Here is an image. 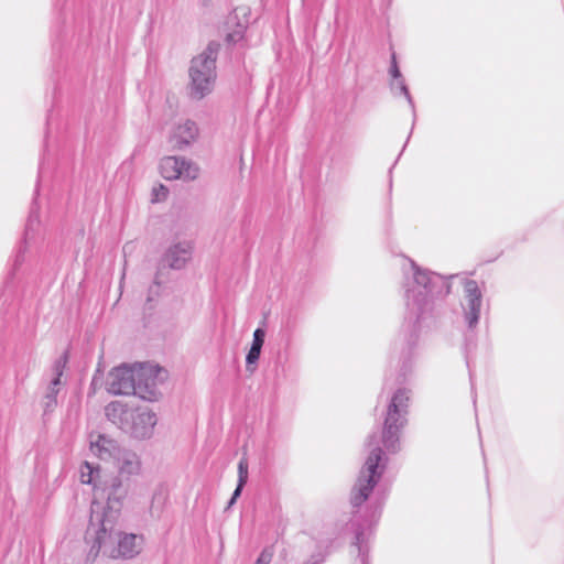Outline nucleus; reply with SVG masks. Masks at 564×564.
<instances>
[{
	"label": "nucleus",
	"mask_w": 564,
	"mask_h": 564,
	"mask_svg": "<svg viewBox=\"0 0 564 564\" xmlns=\"http://www.w3.org/2000/svg\"><path fill=\"white\" fill-rule=\"evenodd\" d=\"M484 294L478 282L471 279H463V297L460 301L463 321L467 332L475 334L481 315Z\"/></svg>",
	"instance_id": "nucleus-6"
},
{
	"label": "nucleus",
	"mask_w": 564,
	"mask_h": 564,
	"mask_svg": "<svg viewBox=\"0 0 564 564\" xmlns=\"http://www.w3.org/2000/svg\"><path fill=\"white\" fill-rule=\"evenodd\" d=\"M390 86H391V90L394 94L403 95L406 98L409 106L411 107L412 112H413V119L415 120V105H414L413 98L409 91L408 85L405 84L403 76L401 78L393 79Z\"/></svg>",
	"instance_id": "nucleus-18"
},
{
	"label": "nucleus",
	"mask_w": 564,
	"mask_h": 564,
	"mask_svg": "<svg viewBox=\"0 0 564 564\" xmlns=\"http://www.w3.org/2000/svg\"><path fill=\"white\" fill-rule=\"evenodd\" d=\"M273 553L269 547H265L261 551L258 558L253 564H270L272 561Z\"/></svg>",
	"instance_id": "nucleus-22"
},
{
	"label": "nucleus",
	"mask_w": 564,
	"mask_h": 564,
	"mask_svg": "<svg viewBox=\"0 0 564 564\" xmlns=\"http://www.w3.org/2000/svg\"><path fill=\"white\" fill-rule=\"evenodd\" d=\"M39 170H40L39 173L41 174L42 173V163L40 164Z\"/></svg>",
	"instance_id": "nucleus-26"
},
{
	"label": "nucleus",
	"mask_w": 564,
	"mask_h": 564,
	"mask_svg": "<svg viewBox=\"0 0 564 564\" xmlns=\"http://www.w3.org/2000/svg\"><path fill=\"white\" fill-rule=\"evenodd\" d=\"M389 74L392 77V79H398V78L402 77V74L398 66L395 53H392V55H391V64H390Z\"/></svg>",
	"instance_id": "nucleus-23"
},
{
	"label": "nucleus",
	"mask_w": 564,
	"mask_h": 564,
	"mask_svg": "<svg viewBox=\"0 0 564 564\" xmlns=\"http://www.w3.org/2000/svg\"><path fill=\"white\" fill-rule=\"evenodd\" d=\"M164 288L158 280V275H155V279L153 283L150 285L148 290V296L145 306L148 310H152L155 306L156 300L162 295Z\"/></svg>",
	"instance_id": "nucleus-19"
},
{
	"label": "nucleus",
	"mask_w": 564,
	"mask_h": 564,
	"mask_svg": "<svg viewBox=\"0 0 564 564\" xmlns=\"http://www.w3.org/2000/svg\"><path fill=\"white\" fill-rule=\"evenodd\" d=\"M90 449L101 460L112 462L120 475L134 476L141 471V460L137 453L121 447L117 441L104 434L90 442Z\"/></svg>",
	"instance_id": "nucleus-3"
},
{
	"label": "nucleus",
	"mask_w": 564,
	"mask_h": 564,
	"mask_svg": "<svg viewBox=\"0 0 564 564\" xmlns=\"http://www.w3.org/2000/svg\"><path fill=\"white\" fill-rule=\"evenodd\" d=\"M66 364L67 355L65 354L57 358L52 366L53 378L51 379L50 384L47 387V391L43 398V408L45 415L53 412L57 405V394L59 392L61 378L64 373Z\"/></svg>",
	"instance_id": "nucleus-11"
},
{
	"label": "nucleus",
	"mask_w": 564,
	"mask_h": 564,
	"mask_svg": "<svg viewBox=\"0 0 564 564\" xmlns=\"http://www.w3.org/2000/svg\"><path fill=\"white\" fill-rule=\"evenodd\" d=\"M169 189L164 185H160L159 187H153L152 191V202H160L167 197Z\"/></svg>",
	"instance_id": "nucleus-21"
},
{
	"label": "nucleus",
	"mask_w": 564,
	"mask_h": 564,
	"mask_svg": "<svg viewBox=\"0 0 564 564\" xmlns=\"http://www.w3.org/2000/svg\"><path fill=\"white\" fill-rule=\"evenodd\" d=\"M248 481V462L246 458H241L238 463V484L232 492L230 500L228 501L227 508H230L236 500L240 497L245 485Z\"/></svg>",
	"instance_id": "nucleus-17"
},
{
	"label": "nucleus",
	"mask_w": 564,
	"mask_h": 564,
	"mask_svg": "<svg viewBox=\"0 0 564 564\" xmlns=\"http://www.w3.org/2000/svg\"><path fill=\"white\" fill-rule=\"evenodd\" d=\"M102 480L99 467H95L93 464L84 462L80 467V481L83 484L91 485L95 490V495H98Z\"/></svg>",
	"instance_id": "nucleus-15"
},
{
	"label": "nucleus",
	"mask_w": 564,
	"mask_h": 564,
	"mask_svg": "<svg viewBox=\"0 0 564 564\" xmlns=\"http://www.w3.org/2000/svg\"><path fill=\"white\" fill-rule=\"evenodd\" d=\"M130 411V408L120 402H110L105 409L107 419L122 432L124 431Z\"/></svg>",
	"instance_id": "nucleus-14"
},
{
	"label": "nucleus",
	"mask_w": 564,
	"mask_h": 564,
	"mask_svg": "<svg viewBox=\"0 0 564 564\" xmlns=\"http://www.w3.org/2000/svg\"><path fill=\"white\" fill-rule=\"evenodd\" d=\"M43 239V230L39 216V208L36 198L33 199L30 214L26 220L23 241L18 248L14 258L12 260L11 270L4 282L6 289L13 288L14 276L17 271L20 269L25 260V252L36 246Z\"/></svg>",
	"instance_id": "nucleus-5"
},
{
	"label": "nucleus",
	"mask_w": 564,
	"mask_h": 564,
	"mask_svg": "<svg viewBox=\"0 0 564 564\" xmlns=\"http://www.w3.org/2000/svg\"><path fill=\"white\" fill-rule=\"evenodd\" d=\"M156 414L149 410L131 409L124 433L138 440L150 438L156 425Z\"/></svg>",
	"instance_id": "nucleus-7"
},
{
	"label": "nucleus",
	"mask_w": 564,
	"mask_h": 564,
	"mask_svg": "<svg viewBox=\"0 0 564 564\" xmlns=\"http://www.w3.org/2000/svg\"><path fill=\"white\" fill-rule=\"evenodd\" d=\"M265 332L262 328H257L253 332V338L251 347L246 356L247 368L250 370V366L254 365L261 355V349L264 344Z\"/></svg>",
	"instance_id": "nucleus-16"
},
{
	"label": "nucleus",
	"mask_w": 564,
	"mask_h": 564,
	"mask_svg": "<svg viewBox=\"0 0 564 564\" xmlns=\"http://www.w3.org/2000/svg\"><path fill=\"white\" fill-rule=\"evenodd\" d=\"M129 492V485L123 484L120 476H110L105 478L99 487L100 498L107 499V506L102 507L99 502L93 501L90 507V518L88 524H94V517L96 514L99 518H113V520L120 518V511L123 506V501Z\"/></svg>",
	"instance_id": "nucleus-4"
},
{
	"label": "nucleus",
	"mask_w": 564,
	"mask_h": 564,
	"mask_svg": "<svg viewBox=\"0 0 564 564\" xmlns=\"http://www.w3.org/2000/svg\"><path fill=\"white\" fill-rule=\"evenodd\" d=\"M383 499L384 492L381 494V490L379 488L378 491L375 494V502H372L369 507H382Z\"/></svg>",
	"instance_id": "nucleus-24"
},
{
	"label": "nucleus",
	"mask_w": 564,
	"mask_h": 564,
	"mask_svg": "<svg viewBox=\"0 0 564 564\" xmlns=\"http://www.w3.org/2000/svg\"><path fill=\"white\" fill-rule=\"evenodd\" d=\"M85 542L89 546L86 562L93 563L100 553L110 558H132L141 551V535L126 533L121 530L119 519L94 517V524H88Z\"/></svg>",
	"instance_id": "nucleus-1"
},
{
	"label": "nucleus",
	"mask_w": 564,
	"mask_h": 564,
	"mask_svg": "<svg viewBox=\"0 0 564 564\" xmlns=\"http://www.w3.org/2000/svg\"><path fill=\"white\" fill-rule=\"evenodd\" d=\"M134 380H138L135 368L122 365L112 369L107 378V391L115 395H133Z\"/></svg>",
	"instance_id": "nucleus-9"
},
{
	"label": "nucleus",
	"mask_w": 564,
	"mask_h": 564,
	"mask_svg": "<svg viewBox=\"0 0 564 564\" xmlns=\"http://www.w3.org/2000/svg\"><path fill=\"white\" fill-rule=\"evenodd\" d=\"M219 43L209 42L207 47L191 62L189 67V94L194 99H203L212 93L216 79V59Z\"/></svg>",
	"instance_id": "nucleus-2"
},
{
	"label": "nucleus",
	"mask_w": 564,
	"mask_h": 564,
	"mask_svg": "<svg viewBox=\"0 0 564 564\" xmlns=\"http://www.w3.org/2000/svg\"><path fill=\"white\" fill-rule=\"evenodd\" d=\"M198 137V127L192 120H185L174 127L170 137L173 150L183 151L187 149Z\"/></svg>",
	"instance_id": "nucleus-12"
},
{
	"label": "nucleus",
	"mask_w": 564,
	"mask_h": 564,
	"mask_svg": "<svg viewBox=\"0 0 564 564\" xmlns=\"http://www.w3.org/2000/svg\"><path fill=\"white\" fill-rule=\"evenodd\" d=\"M246 26L239 24L238 29L228 33L226 36V42L228 44H236L243 39Z\"/></svg>",
	"instance_id": "nucleus-20"
},
{
	"label": "nucleus",
	"mask_w": 564,
	"mask_h": 564,
	"mask_svg": "<svg viewBox=\"0 0 564 564\" xmlns=\"http://www.w3.org/2000/svg\"><path fill=\"white\" fill-rule=\"evenodd\" d=\"M193 246L189 241H182L171 246L165 254L164 261L170 268L180 270L192 258Z\"/></svg>",
	"instance_id": "nucleus-13"
},
{
	"label": "nucleus",
	"mask_w": 564,
	"mask_h": 564,
	"mask_svg": "<svg viewBox=\"0 0 564 564\" xmlns=\"http://www.w3.org/2000/svg\"><path fill=\"white\" fill-rule=\"evenodd\" d=\"M160 369L154 370L152 367L140 366L135 368L138 372V380H134L135 392L133 395L139 397L145 401H155L159 395L156 387V377Z\"/></svg>",
	"instance_id": "nucleus-10"
},
{
	"label": "nucleus",
	"mask_w": 564,
	"mask_h": 564,
	"mask_svg": "<svg viewBox=\"0 0 564 564\" xmlns=\"http://www.w3.org/2000/svg\"><path fill=\"white\" fill-rule=\"evenodd\" d=\"M52 121H53V113H52V111H50L47 115V119H46L45 143L47 142L48 135L51 133Z\"/></svg>",
	"instance_id": "nucleus-25"
},
{
	"label": "nucleus",
	"mask_w": 564,
	"mask_h": 564,
	"mask_svg": "<svg viewBox=\"0 0 564 564\" xmlns=\"http://www.w3.org/2000/svg\"><path fill=\"white\" fill-rule=\"evenodd\" d=\"M161 175L169 181L182 178L193 181L197 178L199 169L192 161L180 156H165L160 162Z\"/></svg>",
	"instance_id": "nucleus-8"
}]
</instances>
